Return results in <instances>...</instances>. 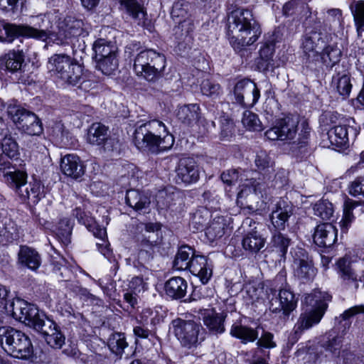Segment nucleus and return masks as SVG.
Returning <instances> with one entry per match:
<instances>
[{
	"mask_svg": "<svg viewBox=\"0 0 364 364\" xmlns=\"http://www.w3.org/2000/svg\"><path fill=\"white\" fill-rule=\"evenodd\" d=\"M331 86L343 98H347L352 90L350 76L346 71L337 72L333 75Z\"/></svg>",
	"mask_w": 364,
	"mask_h": 364,
	"instance_id": "obj_32",
	"label": "nucleus"
},
{
	"mask_svg": "<svg viewBox=\"0 0 364 364\" xmlns=\"http://www.w3.org/2000/svg\"><path fill=\"white\" fill-rule=\"evenodd\" d=\"M187 4H183L181 2L175 3L172 8L171 16L174 20L178 19L179 27L183 31H185L186 34H188L193 29V20L191 18H186L183 21L181 20V18L185 17L187 14Z\"/></svg>",
	"mask_w": 364,
	"mask_h": 364,
	"instance_id": "obj_35",
	"label": "nucleus"
},
{
	"mask_svg": "<svg viewBox=\"0 0 364 364\" xmlns=\"http://www.w3.org/2000/svg\"><path fill=\"white\" fill-rule=\"evenodd\" d=\"M40 328L34 329L44 338L47 344L55 349H60L65 343V338L61 333L58 325L46 317L39 323Z\"/></svg>",
	"mask_w": 364,
	"mask_h": 364,
	"instance_id": "obj_19",
	"label": "nucleus"
},
{
	"mask_svg": "<svg viewBox=\"0 0 364 364\" xmlns=\"http://www.w3.org/2000/svg\"><path fill=\"white\" fill-rule=\"evenodd\" d=\"M134 142L141 151L159 153L171 149L173 145L174 138L168 132L163 122L153 119L135 129Z\"/></svg>",
	"mask_w": 364,
	"mask_h": 364,
	"instance_id": "obj_3",
	"label": "nucleus"
},
{
	"mask_svg": "<svg viewBox=\"0 0 364 364\" xmlns=\"http://www.w3.org/2000/svg\"><path fill=\"white\" fill-rule=\"evenodd\" d=\"M314 242L321 247H330L337 240V229L331 223H322L316 226Z\"/></svg>",
	"mask_w": 364,
	"mask_h": 364,
	"instance_id": "obj_23",
	"label": "nucleus"
},
{
	"mask_svg": "<svg viewBox=\"0 0 364 364\" xmlns=\"http://www.w3.org/2000/svg\"><path fill=\"white\" fill-rule=\"evenodd\" d=\"M242 122L244 127L250 131H260L262 129V123L258 116L250 111H245L243 113Z\"/></svg>",
	"mask_w": 364,
	"mask_h": 364,
	"instance_id": "obj_57",
	"label": "nucleus"
},
{
	"mask_svg": "<svg viewBox=\"0 0 364 364\" xmlns=\"http://www.w3.org/2000/svg\"><path fill=\"white\" fill-rule=\"evenodd\" d=\"M356 205L357 203L351 200L345 202L343 217L339 223L342 232H346L354 220L353 210Z\"/></svg>",
	"mask_w": 364,
	"mask_h": 364,
	"instance_id": "obj_52",
	"label": "nucleus"
},
{
	"mask_svg": "<svg viewBox=\"0 0 364 364\" xmlns=\"http://www.w3.org/2000/svg\"><path fill=\"white\" fill-rule=\"evenodd\" d=\"M176 173L178 178L185 183L196 182L199 178V171L195 161H179Z\"/></svg>",
	"mask_w": 364,
	"mask_h": 364,
	"instance_id": "obj_29",
	"label": "nucleus"
},
{
	"mask_svg": "<svg viewBox=\"0 0 364 364\" xmlns=\"http://www.w3.org/2000/svg\"><path fill=\"white\" fill-rule=\"evenodd\" d=\"M53 14L51 13L41 14L30 17V24L28 25H3L0 22V26L3 27L9 41H11L18 36H25L33 38L43 41H48V43L53 42L50 38L52 35L56 33H51L50 28L53 27ZM3 38L0 36V41Z\"/></svg>",
	"mask_w": 364,
	"mask_h": 364,
	"instance_id": "obj_5",
	"label": "nucleus"
},
{
	"mask_svg": "<svg viewBox=\"0 0 364 364\" xmlns=\"http://www.w3.org/2000/svg\"><path fill=\"white\" fill-rule=\"evenodd\" d=\"M63 173L74 179L80 178L85 173V165L82 161H60Z\"/></svg>",
	"mask_w": 364,
	"mask_h": 364,
	"instance_id": "obj_44",
	"label": "nucleus"
},
{
	"mask_svg": "<svg viewBox=\"0 0 364 364\" xmlns=\"http://www.w3.org/2000/svg\"><path fill=\"white\" fill-rule=\"evenodd\" d=\"M33 353V346L28 336L23 337L20 343L9 353L11 356L20 359H28Z\"/></svg>",
	"mask_w": 364,
	"mask_h": 364,
	"instance_id": "obj_47",
	"label": "nucleus"
},
{
	"mask_svg": "<svg viewBox=\"0 0 364 364\" xmlns=\"http://www.w3.org/2000/svg\"><path fill=\"white\" fill-rule=\"evenodd\" d=\"M349 193L354 197L364 198V176L356 178L350 184Z\"/></svg>",
	"mask_w": 364,
	"mask_h": 364,
	"instance_id": "obj_63",
	"label": "nucleus"
},
{
	"mask_svg": "<svg viewBox=\"0 0 364 364\" xmlns=\"http://www.w3.org/2000/svg\"><path fill=\"white\" fill-rule=\"evenodd\" d=\"M248 226L250 229L245 231L242 240L243 249L249 254H256L264 247L266 240L257 230L255 222L250 218H246L242 225V228Z\"/></svg>",
	"mask_w": 364,
	"mask_h": 364,
	"instance_id": "obj_17",
	"label": "nucleus"
},
{
	"mask_svg": "<svg viewBox=\"0 0 364 364\" xmlns=\"http://www.w3.org/2000/svg\"><path fill=\"white\" fill-rule=\"evenodd\" d=\"M22 201L37 204L45 195L43 192V186H42L40 181L34 180L32 182L26 183V186L21 190L17 194Z\"/></svg>",
	"mask_w": 364,
	"mask_h": 364,
	"instance_id": "obj_30",
	"label": "nucleus"
},
{
	"mask_svg": "<svg viewBox=\"0 0 364 364\" xmlns=\"http://www.w3.org/2000/svg\"><path fill=\"white\" fill-rule=\"evenodd\" d=\"M197 312L199 318L202 319L211 333L217 335L225 332V315L217 313L213 309H200Z\"/></svg>",
	"mask_w": 364,
	"mask_h": 364,
	"instance_id": "obj_21",
	"label": "nucleus"
},
{
	"mask_svg": "<svg viewBox=\"0 0 364 364\" xmlns=\"http://www.w3.org/2000/svg\"><path fill=\"white\" fill-rule=\"evenodd\" d=\"M121 6L124 7L126 12L135 20L138 25L145 26L146 13L145 9L137 0H119Z\"/></svg>",
	"mask_w": 364,
	"mask_h": 364,
	"instance_id": "obj_33",
	"label": "nucleus"
},
{
	"mask_svg": "<svg viewBox=\"0 0 364 364\" xmlns=\"http://www.w3.org/2000/svg\"><path fill=\"white\" fill-rule=\"evenodd\" d=\"M171 325L174 336L183 347L190 349L200 343V333L203 330L200 324L192 320L177 318Z\"/></svg>",
	"mask_w": 364,
	"mask_h": 364,
	"instance_id": "obj_10",
	"label": "nucleus"
},
{
	"mask_svg": "<svg viewBox=\"0 0 364 364\" xmlns=\"http://www.w3.org/2000/svg\"><path fill=\"white\" fill-rule=\"evenodd\" d=\"M226 227V220L222 216H217L205 228V235L208 240L213 242L223 237Z\"/></svg>",
	"mask_w": 364,
	"mask_h": 364,
	"instance_id": "obj_40",
	"label": "nucleus"
},
{
	"mask_svg": "<svg viewBox=\"0 0 364 364\" xmlns=\"http://www.w3.org/2000/svg\"><path fill=\"white\" fill-rule=\"evenodd\" d=\"M341 11L338 9H331L328 10L327 16L323 21L321 29H326L328 33H333L334 27L339 26L341 21Z\"/></svg>",
	"mask_w": 364,
	"mask_h": 364,
	"instance_id": "obj_51",
	"label": "nucleus"
},
{
	"mask_svg": "<svg viewBox=\"0 0 364 364\" xmlns=\"http://www.w3.org/2000/svg\"><path fill=\"white\" fill-rule=\"evenodd\" d=\"M73 225V221L68 218H61L58 224L55 234L59 241L64 245H68L71 242Z\"/></svg>",
	"mask_w": 364,
	"mask_h": 364,
	"instance_id": "obj_43",
	"label": "nucleus"
},
{
	"mask_svg": "<svg viewBox=\"0 0 364 364\" xmlns=\"http://www.w3.org/2000/svg\"><path fill=\"white\" fill-rule=\"evenodd\" d=\"M210 218V213L205 208H200L192 215L190 225L196 230H203Z\"/></svg>",
	"mask_w": 364,
	"mask_h": 364,
	"instance_id": "obj_46",
	"label": "nucleus"
},
{
	"mask_svg": "<svg viewBox=\"0 0 364 364\" xmlns=\"http://www.w3.org/2000/svg\"><path fill=\"white\" fill-rule=\"evenodd\" d=\"M256 345L258 348H274L277 343L274 341V335L269 331H263L261 337L257 340Z\"/></svg>",
	"mask_w": 364,
	"mask_h": 364,
	"instance_id": "obj_62",
	"label": "nucleus"
},
{
	"mask_svg": "<svg viewBox=\"0 0 364 364\" xmlns=\"http://www.w3.org/2000/svg\"><path fill=\"white\" fill-rule=\"evenodd\" d=\"M280 230L276 232L272 238V243L274 247L281 253L282 256H284L289 246L290 245L291 240L282 234Z\"/></svg>",
	"mask_w": 364,
	"mask_h": 364,
	"instance_id": "obj_58",
	"label": "nucleus"
},
{
	"mask_svg": "<svg viewBox=\"0 0 364 364\" xmlns=\"http://www.w3.org/2000/svg\"><path fill=\"white\" fill-rule=\"evenodd\" d=\"M24 62V54L20 50H11L0 57V68L11 73L21 69Z\"/></svg>",
	"mask_w": 364,
	"mask_h": 364,
	"instance_id": "obj_28",
	"label": "nucleus"
},
{
	"mask_svg": "<svg viewBox=\"0 0 364 364\" xmlns=\"http://www.w3.org/2000/svg\"><path fill=\"white\" fill-rule=\"evenodd\" d=\"M95 60H101L108 56L117 55V47L110 41L103 38H99L95 41L92 46Z\"/></svg>",
	"mask_w": 364,
	"mask_h": 364,
	"instance_id": "obj_37",
	"label": "nucleus"
},
{
	"mask_svg": "<svg viewBox=\"0 0 364 364\" xmlns=\"http://www.w3.org/2000/svg\"><path fill=\"white\" fill-rule=\"evenodd\" d=\"M129 289L133 291L134 294H138L147 289V284L144 281L142 277H134L129 282Z\"/></svg>",
	"mask_w": 364,
	"mask_h": 364,
	"instance_id": "obj_64",
	"label": "nucleus"
},
{
	"mask_svg": "<svg viewBox=\"0 0 364 364\" xmlns=\"http://www.w3.org/2000/svg\"><path fill=\"white\" fill-rule=\"evenodd\" d=\"M314 215L323 220H330L334 213L333 204L328 200H320L314 206Z\"/></svg>",
	"mask_w": 364,
	"mask_h": 364,
	"instance_id": "obj_53",
	"label": "nucleus"
},
{
	"mask_svg": "<svg viewBox=\"0 0 364 364\" xmlns=\"http://www.w3.org/2000/svg\"><path fill=\"white\" fill-rule=\"evenodd\" d=\"M0 161V170L3 172L8 186L18 194L26 186L27 173L12 166L9 161Z\"/></svg>",
	"mask_w": 364,
	"mask_h": 364,
	"instance_id": "obj_20",
	"label": "nucleus"
},
{
	"mask_svg": "<svg viewBox=\"0 0 364 364\" xmlns=\"http://www.w3.org/2000/svg\"><path fill=\"white\" fill-rule=\"evenodd\" d=\"M274 51L272 43H267L259 50V58L257 60V66L259 71H267L275 67L272 59Z\"/></svg>",
	"mask_w": 364,
	"mask_h": 364,
	"instance_id": "obj_39",
	"label": "nucleus"
},
{
	"mask_svg": "<svg viewBox=\"0 0 364 364\" xmlns=\"http://www.w3.org/2000/svg\"><path fill=\"white\" fill-rule=\"evenodd\" d=\"M338 36L319 28L307 31L304 36L301 48L313 61L321 60L326 66L333 67L341 60L342 52L337 46Z\"/></svg>",
	"mask_w": 364,
	"mask_h": 364,
	"instance_id": "obj_1",
	"label": "nucleus"
},
{
	"mask_svg": "<svg viewBox=\"0 0 364 364\" xmlns=\"http://www.w3.org/2000/svg\"><path fill=\"white\" fill-rule=\"evenodd\" d=\"M126 202L136 211H141L148 208L151 201L147 196L139 191L129 190L127 192Z\"/></svg>",
	"mask_w": 364,
	"mask_h": 364,
	"instance_id": "obj_38",
	"label": "nucleus"
},
{
	"mask_svg": "<svg viewBox=\"0 0 364 364\" xmlns=\"http://www.w3.org/2000/svg\"><path fill=\"white\" fill-rule=\"evenodd\" d=\"M153 312L151 309H145L142 311L141 319H136V324L134 326L133 332L136 338L145 339L151 334V331L148 328V321L146 317L151 316Z\"/></svg>",
	"mask_w": 364,
	"mask_h": 364,
	"instance_id": "obj_45",
	"label": "nucleus"
},
{
	"mask_svg": "<svg viewBox=\"0 0 364 364\" xmlns=\"http://www.w3.org/2000/svg\"><path fill=\"white\" fill-rule=\"evenodd\" d=\"M18 262L31 270L36 271L41 264V257L35 249L21 245L18 253Z\"/></svg>",
	"mask_w": 364,
	"mask_h": 364,
	"instance_id": "obj_27",
	"label": "nucleus"
},
{
	"mask_svg": "<svg viewBox=\"0 0 364 364\" xmlns=\"http://www.w3.org/2000/svg\"><path fill=\"white\" fill-rule=\"evenodd\" d=\"M358 33L364 31V1L353 0L350 4Z\"/></svg>",
	"mask_w": 364,
	"mask_h": 364,
	"instance_id": "obj_49",
	"label": "nucleus"
},
{
	"mask_svg": "<svg viewBox=\"0 0 364 364\" xmlns=\"http://www.w3.org/2000/svg\"><path fill=\"white\" fill-rule=\"evenodd\" d=\"M305 6V4L301 0H291L284 4L283 13L285 16L299 13L304 9Z\"/></svg>",
	"mask_w": 364,
	"mask_h": 364,
	"instance_id": "obj_61",
	"label": "nucleus"
},
{
	"mask_svg": "<svg viewBox=\"0 0 364 364\" xmlns=\"http://www.w3.org/2000/svg\"><path fill=\"white\" fill-rule=\"evenodd\" d=\"M46 318V316L34 305L27 303V306L22 307L18 321L24 323L33 329L40 328V321Z\"/></svg>",
	"mask_w": 364,
	"mask_h": 364,
	"instance_id": "obj_26",
	"label": "nucleus"
},
{
	"mask_svg": "<svg viewBox=\"0 0 364 364\" xmlns=\"http://www.w3.org/2000/svg\"><path fill=\"white\" fill-rule=\"evenodd\" d=\"M108 129L104 124L93 123L88 129L87 141L93 145H100L104 143V149L106 151H118L119 143L115 138H107Z\"/></svg>",
	"mask_w": 364,
	"mask_h": 364,
	"instance_id": "obj_16",
	"label": "nucleus"
},
{
	"mask_svg": "<svg viewBox=\"0 0 364 364\" xmlns=\"http://www.w3.org/2000/svg\"><path fill=\"white\" fill-rule=\"evenodd\" d=\"M166 63L163 54L153 49H146L135 57L133 68L137 76L153 82L162 77Z\"/></svg>",
	"mask_w": 364,
	"mask_h": 364,
	"instance_id": "obj_7",
	"label": "nucleus"
},
{
	"mask_svg": "<svg viewBox=\"0 0 364 364\" xmlns=\"http://www.w3.org/2000/svg\"><path fill=\"white\" fill-rule=\"evenodd\" d=\"M83 26L84 23L82 20L69 16L60 26L58 32L55 35H52L50 38L53 43L57 45H68L72 43L75 37L84 35L86 31Z\"/></svg>",
	"mask_w": 364,
	"mask_h": 364,
	"instance_id": "obj_14",
	"label": "nucleus"
},
{
	"mask_svg": "<svg viewBox=\"0 0 364 364\" xmlns=\"http://www.w3.org/2000/svg\"><path fill=\"white\" fill-rule=\"evenodd\" d=\"M176 196V194L168 188L159 191L156 195L157 206L161 210L170 208L174 204Z\"/></svg>",
	"mask_w": 364,
	"mask_h": 364,
	"instance_id": "obj_50",
	"label": "nucleus"
},
{
	"mask_svg": "<svg viewBox=\"0 0 364 364\" xmlns=\"http://www.w3.org/2000/svg\"><path fill=\"white\" fill-rule=\"evenodd\" d=\"M233 103L242 107L254 106L259 99L260 91L256 84L249 79H242L237 82L230 94Z\"/></svg>",
	"mask_w": 364,
	"mask_h": 364,
	"instance_id": "obj_12",
	"label": "nucleus"
},
{
	"mask_svg": "<svg viewBox=\"0 0 364 364\" xmlns=\"http://www.w3.org/2000/svg\"><path fill=\"white\" fill-rule=\"evenodd\" d=\"M242 188L238 193V196L242 197L243 195L247 194L248 192L255 194H262L264 189V184L257 181L255 178L247 179L242 185Z\"/></svg>",
	"mask_w": 364,
	"mask_h": 364,
	"instance_id": "obj_59",
	"label": "nucleus"
},
{
	"mask_svg": "<svg viewBox=\"0 0 364 364\" xmlns=\"http://www.w3.org/2000/svg\"><path fill=\"white\" fill-rule=\"evenodd\" d=\"M9 117L16 127L28 135H40L43 126L40 119L33 112L18 105H10L7 108Z\"/></svg>",
	"mask_w": 364,
	"mask_h": 364,
	"instance_id": "obj_9",
	"label": "nucleus"
},
{
	"mask_svg": "<svg viewBox=\"0 0 364 364\" xmlns=\"http://www.w3.org/2000/svg\"><path fill=\"white\" fill-rule=\"evenodd\" d=\"M348 143V132L346 126H335L322 135L321 144L323 147H343Z\"/></svg>",
	"mask_w": 364,
	"mask_h": 364,
	"instance_id": "obj_22",
	"label": "nucleus"
},
{
	"mask_svg": "<svg viewBox=\"0 0 364 364\" xmlns=\"http://www.w3.org/2000/svg\"><path fill=\"white\" fill-rule=\"evenodd\" d=\"M230 334L232 337L240 339L243 344L254 342L258 338V332L256 329L240 323L232 324Z\"/></svg>",
	"mask_w": 364,
	"mask_h": 364,
	"instance_id": "obj_34",
	"label": "nucleus"
},
{
	"mask_svg": "<svg viewBox=\"0 0 364 364\" xmlns=\"http://www.w3.org/2000/svg\"><path fill=\"white\" fill-rule=\"evenodd\" d=\"M96 68L105 75H111L117 69L118 60L116 55L108 56L96 61Z\"/></svg>",
	"mask_w": 364,
	"mask_h": 364,
	"instance_id": "obj_56",
	"label": "nucleus"
},
{
	"mask_svg": "<svg viewBox=\"0 0 364 364\" xmlns=\"http://www.w3.org/2000/svg\"><path fill=\"white\" fill-rule=\"evenodd\" d=\"M200 91L203 95L212 99L219 98L223 94L220 85L208 79L204 80L200 85Z\"/></svg>",
	"mask_w": 364,
	"mask_h": 364,
	"instance_id": "obj_55",
	"label": "nucleus"
},
{
	"mask_svg": "<svg viewBox=\"0 0 364 364\" xmlns=\"http://www.w3.org/2000/svg\"><path fill=\"white\" fill-rule=\"evenodd\" d=\"M328 298V294L318 290L305 295L304 312L294 325L291 339L297 341L305 330L310 329L321 321L327 309L326 301Z\"/></svg>",
	"mask_w": 364,
	"mask_h": 364,
	"instance_id": "obj_4",
	"label": "nucleus"
},
{
	"mask_svg": "<svg viewBox=\"0 0 364 364\" xmlns=\"http://www.w3.org/2000/svg\"><path fill=\"white\" fill-rule=\"evenodd\" d=\"M269 301V310L273 313L282 312L284 318H289L297 307L299 297L295 295L289 286L279 290L278 294L274 289L266 290Z\"/></svg>",
	"mask_w": 364,
	"mask_h": 364,
	"instance_id": "obj_8",
	"label": "nucleus"
},
{
	"mask_svg": "<svg viewBox=\"0 0 364 364\" xmlns=\"http://www.w3.org/2000/svg\"><path fill=\"white\" fill-rule=\"evenodd\" d=\"M291 254L293 257L294 276L304 282L313 279L316 274V269L306 251L301 247H296L291 250Z\"/></svg>",
	"mask_w": 364,
	"mask_h": 364,
	"instance_id": "obj_13",
	"label": "nucleus"
},
{
	"mask_svg": "<svg viewBox=\"0 0 364 364\" xmlns=\"http://www.w3.org/2000/svg\"><path fill=\"white\" fill-rule=\"evenodd\" d=\"M194 251L190 246H181L176 255L173 267L178 270L188 269L191 258L194 255Z\"/></svg>",
	"mask_w": 364,
	"mask_h": 364,
	"instance_id": "obj_41",
	"label": "nucleus"
},
{
	"mask_svg": "<svg viewBox=\"0 0 364 364\" xmlns=\"http://www.w3.org/2000/svg\"><path fill=\"white\" fill-rule=\"evenodd\" d=\"M297 118L286 117L278 119L275 124L267 130L264 135L269 140H291L296 134Z\"/></svg>",
	"mask_w": 364,
	"mask_h": 364,
	"instance_id": "obj_15",
	"label": "nucleus"
},
{
	"mask_svg": "<svg viewBox=\"0 0 364 364\" xmlns=\"http://www.w3.org/2000/svg\"><path fill=\"white\" fill-rule=\"evenodd\" d=\"M343 346V338L340 336L328 335L326 340L323 341L321 347L333 358H337Z\"/></svg>",
	"mask_w": 364,
	"mask_h": 364,
	"instance_id": "obj_48",
	"label": "nucleus"
},
{
	"mask_svg": "<svg viewBox=\"0 0 364 364\" xmlns=\"http://www.w3.org/2000/svg\"><path fill=\"white\" fill-rule=\"evenodd\" d=\"M47 69L50 75L63 83L77 85L82 74V65L67 54H53L47 63Z\"/></svg>",
	"mask_w": 364,
	"mask_h": 364,
	"instance_id": "obj_6",
	"label": "nucleus"
},
{
	"mask_svg": "<svg viewBox=\"0 0 364 364\" xmlns=\"http://www.w3.org/2000/svg\"><path fill=\"white\" fill-rule=\"evenodd\" d=\"M128 346L125 336L122 333H112L108 340V346L111 351L117 355H120L123 353L125 348Z\"/></svg>",
	"mask_w": 364,
	"mask_h": 364,
	"instance_id": "obj_54",
	"label": "nucleus"
},
{
	"mask_svg": "<svg viewBox=\"0 0 364 364\" xmlns=\"http://www.w3.org/2000/svg\"><path fill=\"white\" fill-rule=\"evenodd\" d=\"M188 269L194 275L198 276L203 284H206L212 276L211 265L206 257L196 254L192 257Z\"/></svg>",
	"mask_w": 364,
	"mask_h": 364,
	"instance_id": "obj_24",
	"label": "nucleus"
},
{
	"mask_svg": "<svg viewBox=\"0 0 364 364\" xmlns=\"http://www.w3.org/2000/svg\"><path fill=\"white\" fill-rule=\"evenodd\" d=\"M200 107L197 104H191L178 107L176 116L183 123L191 124L199 118Z\"/></svg>",
	"mask_w": 364,
	"mask_h": 364,
	"instance_id": "obj_42",
	"label": "nucleus"
},
{
	"mask_svg": "<svg viewBox=\"0 0 364 364\" xmlns=\"http://www.w3.org/2000/svg\"><path fill=\"white\" fill-rule=\"evenodd\" d=\"M358 263L350 256L339 258L336 263V270L341 284L346 289H358L359 282L364 286V274H360Z\"/></svg>",
	"mask_w": 364,
	"mask_h": 364,
	"instance_id": "obj_11",
	"label": "nucleus"
},
{
	"mask_svg": "<svg viewBox=\"0 0 364 364\" xmlns=\"http://www.w3.org/2000/svg\"><path fill=\"white\" fill-rule=\"evenodd\" d=\"M26 334L10 326L0 327V343L3 349L9 354L17 346Z\"/></svg>",
	"mask_w": 364,
	"mask_h": 364,
	"instance_id": "obj_25",
	"label": "nucleus"
},
{
	"mask_svg": "<svg viewBox=\"0 0 364 364\" xmlns=\"http://www.w3.org/2000/svg\"><path fill=\"white\" fill-rule=\"evenodd\" d=\"M260 33V28L251 11L238 9L231 12L228 18V35L235 51H240L245 46L253 44Z\"/></svg>",
	"mask_w": 364,
	"mask_h": 364,
	"instance_id": "obj_2",
	"label": "nucleus"
},
{
	"mask_svg": "<svg viewBox=\"0 0 364 364\" xmlns=\"http://www.w3.org/2000/svg\"><path fill=\"white\" fill-rule=\"evenodd\" d=\"M295 208L291 201L279 199L272 207L270 220L275 229L284 230L294 215Z\"/></svg>",
	"mask_w": 364,
	"mask_h": 364,
	"instance_id": "obj_18",
	"label": "nucleus"
},
{
	"mask_svg": "<svg viewBox=\"0 0 364 364\" xmlns=\"http://www.w3.org/2000/svg\"><path fill=\"white\" fill-rule=\"evenodd\" d=\"M0 145L2 150L0 159H5L6 157L12 159L18 154V146L12 137L7 134V131L0 129Z\"/></svg>",
	"mask_w": 364,
	"mask_h": 364,
	"instance_id": "obj_36",
	"label": "nucleus"
},
{
	"mask_svg": "<svg viewBox=\"0 0 364 364\" xmlns=\"http://www.w3.org/2000/svg\"><path fill=\"white\" fill-rule=\"evenodd\" d=\"M166 294L173 299L183 298L187 292V282L181 277H173L165 284Z\"/></svg>",
	"mask_w": 364,
	"mask_h": 364,
	"instance_id": "obj_31",
	"label": "nucleus"
},
{
	"mask_svg": "<svg viewBox=\"0 0 364 364\" xmlns=\"http://www.w3.org/2000/svg\"><path fill=\"white\" fill-rule=\"evenodd\" d=\"M220 122L221 127L220 137L223 140H229L234 135V123L232 120L225 117L222 118Z\"/></svg>",
	"mask_w": 364,
	"mask_h": 364,
	"instance_id": "obj_60",
	"label": "nucleus"
}]
</instances>
